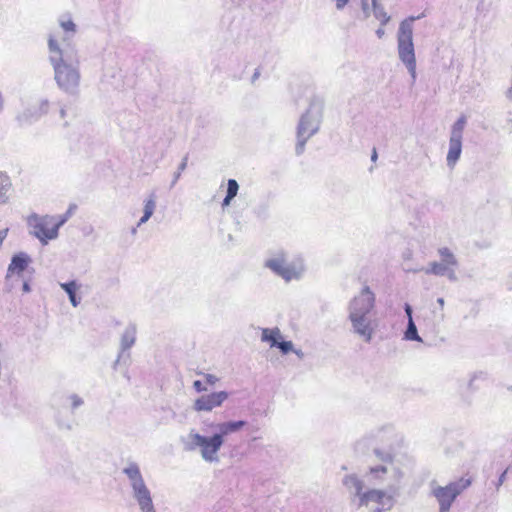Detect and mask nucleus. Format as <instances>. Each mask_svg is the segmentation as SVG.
Segmentation results:
<instances>
[{"instance_id":"obj_1","label":"nucleus","mask_w":512,"mask_h":512,"mask_svg":"<svg viewBox=\"0 0 512 512\" xmlns=\"http://www.w3.org/2000/svg\"><path fill=\"white\" fill-rule=\"evenodd\" d=\"M245 425L243 420L211 422L205 429H190L186 435L180 437V443L185 451L198 453L205 463L217 464L220 462V451L226 437L238 432Z\"/></svg>"},{"instance_id":"obj_2","label":"nucleus","mask_w":512,"mask_h":512,"mask_svg":"<svg viewBox=\"0 0 512 512\" xmlns=\"http://www.w3.org/2000/svg\"><path fill=\"white\" fill-rule=\"evenodd\" d=\"M342 484L350 495L351 503L357 508H367L371 512H388L395 506L401 491L372 487L365 488L364 481L355 473L346 474Z\"/></svg>"},{"instance_id":"obj_3","label":"nucleus","mask_w":512,"mask_h":512,"mask_svg":"<svg viewBox=\"0 0 512 512\" xmlns=\"http://www.w3.org/2000/svg\"><path fill=\"white\" fill-rule=\"evenodd\" d=\"M376 295L368 285L355 294L347 306L350 331L365 343H370L376 334L378 321L373 317Z\"/></svg>"},{"instance_id":"obj_4","label":"nucleus","mask_w":512,"mask_h":512,"mask_svg":"<svg viewBox=\"0 0 512 512\" xmlns=\"http://www.w3.org/2000/svg\"><path fill=\"white\" fill-rule=\"evenodd\" d=\"M58 34L48 38L49 61L54 69V78L60 89L75 94L80 84L79 62L73 48H62Z\"/></svg>"},{"instance_id":"obj_5","label":"nucleus","mask_w":512,"mask_h":512,"mask_svg":"<svg viewBox=\"0 0 512 512\" xmlns=\"http://www.w3.org/2000/svg\"><path fill=\"white\" fill-rule=\"evenodd\" d=\"M374 452L380 462L371 465L366 471L367 482L374 487L401 491L404 474L399 465L390 454L383 453L378 449H375Z\"/></svg>"},{"instance_id":"obj_6","label":"nucleus","mask_w":512,"mask_h":512,"mask_svg":"<svg viewBox=\"0 0 512 512\" xmlns=\"http://www.w3.org/2000/svg\"><path fill=\"white\" fill-rule=\"evenodd\" d=\"M424 17V14L418 16H409L399 23L396 33L397 54L401 63L406 67L412 80L417 77L416 73V54L414 46V22Z\"/></svg>"},{"instance_id":"obj_7","label":"nucleus","mask_w":512,"mask_h":512,"mask_svg":"<svg viewBox=\"0 0 512 512\" xmlns=\"http://www.w3.org/2000/svg\"><path fill=\"white\" fill-rule=\"evenodd\" d=\"M123 474L127 477L131 488L132 498L137 503L141 512H156L152 494L147 486L140 467L135 462H129L123 468Z\"/></svg>"},{"instance_id":"obj_8","label":"nucleus","mask_w":512,"mask_h":512,"mask_svg":"<svg viewBox=\"0 0 512 512\" xmlns=\"http://www.w3.org/2000/svg\"><path fill=\"white\" fill-rule=\"evenodd\" d=\"M264 266L284 281L300 280L305 272V264L302 258L289 260L284 251H277L268 257Z\"/></svg>"},{"instance_id":"obj_9","label":"nucleus","mask_w":512,"mask_h":512,"mask_svg":"<svg viewBox=\"0 0 512 512\" xmlns=\"http://www.w3.org/2000/svg\"><path fill=\"white\" fill-rule=\"evenodd\" d=\"M322 113V104L320 102H312L301 116L297 127V143L295 147L298 155L303 153L306 142L318 132Z\"/></svg>"},{"instance_id":"obj_10","label":"nucleus","mask_w":512,"mask_h":512,"mask_svg":"<svg viewBox=\"0 0 512 512\" xmlns=\"http://www.w3.org/2000/svg\"><path fill=\"white\" fill-rule=\"evenodd\" d=\"M470 485L469 480L450 482L445 486L436 482L430 484V493L439 505V512H449L456 498Z\"/></svg>"},{"instance_id":"obj_11","label":"nucleus","mask_w":512,"mask_h":512,"mask_svg":"<svg viewBox=\"0 0 512 512\" xmlns=\"http://www.w3.org/2000/svg\"><path fill=\"white\" fill-rule=\"evenodd\" d=\"M29 233L39 240L42 245H47L49 241L55 240L59 232L54 226L53 215L31 214L27 218Z\"/></svg>"},{"instance_id":"obj_12","label":"nucleus","mask_w":512,"mask_h":512,"mask_svg":"<svg viewBox=\"0 0 512 512\" xmlns=\"http://www.w3.org/2000/svg\"><path fill=\"white\" fill-rule=\"evenodd\" d=\"M467 123L465 116H460L452 125L449 137V147L446 156V163L450 169H453L461 157L463 132Z\"/></svg>"},{"instance_id":"obj_13","label":"nucleus","mask_w":512,"mask_h":512,"mask_svg":"<svg viewBox=\"0 0 512 512\" xmlns=\"http://www.w3.org/2000/svg\"><path fill=\"white\" fill-rule=\"evenodd\" d=\"M50 109V102L47 99H40L30 107L25 108L16 116L20 127L32 125L45 116Z\"/></svg>"},{"instance_id":"obj_14","label":"nucleus","mask_w":512,"mask_h":512,"mask_svg":"<svg viewBox=\"0 0 512 512\" xmlns=\"http://www.w3.org/2000/svg\"><path fill=\"white\" fill-rule=\"evenodd\" d=\"M228 398L229 393L223 390L203 394L193 401L192 409L197 413H209L221 407Z\"/></svg>"},{"instance_id":"obj_15","label":"nucleus","mask_w":512,"mask_h":512,"mask_svg":"<svg viewBox=\"0 0 512 512\" xmlns=\"http://www.w3.org/2000/svg\"><path fill=\"white\" fill-rule=\"evenodd\" d=\"M32 263L31 257L26 252H18L14 254L7 267L5 281H10L13 277H21L23 272Z\"/></svg>"},{"instance_id":"obj_16","label":"nucleus","mask_w":512,"mask_h":512,"mask_svg":"<svg viewBox=\"0 0 512 512\" xmlns=\"http://www.w3.org/2000/svg\"><path fill=\"white\" fill-rule=\"evenodd\" d=\"M58 34V42L60 43V46L62 48H72L69 44V40L74 36L75 34V24L72 20H61L59 23V28L52 31L49 35V37L54 34Z\"/></svg>"},{"instance_id":"obj_17","label":"nucleus","mask_w":512,"mask_h":512,"mask_svg":"<svg viewBox=\"0 0 512 512\" xmlns=\"http://www.w3.org/2000/svg\"><path fill=\"white\" fill-rule=\"evenodd\" d=\"M426 274H433L436 276H446L451 281H456V272L455 269H450L442 261L440 262H431L429 265L423 269Z\"/></svg>"},{"instance_id":"obj_18","label":"nucleus","mask_w":512,"mask_h":512,"mask_svg":"<svg viewBox=\"0 0 512 512\" xmlns=\"http://www.w3.org/2000/svg\"><path fill=\"white\" fill-rule=\"evenodd\" d=\"M13 185L10 176L6 172H0V205L10 201Z\"/></svg>"},{"instance_id":"obj_19","label":"nucleus","mask_w":512,"mask_h":512,"mask_svg":"<svg viewBox=\"0 0 512 512\" xmlns=\"http://www.w3.org/2000/svg\"><path fill=\"white\" fill-rule=\"evenodd\" d=\"M60 287L66 292L68 295L69 301L73 307H78L81 303V297L77 296V293L81 289V284L75 280L66 283H60Z\"/></svg>"},{"instance_id":"obj_20","label":"nucleus","mask_w":512,"mask_h":512,"mask_svg":"<svg viewBox=\"0 0 512 512\" xmlns=\"http://www.w3.org/2000/svg\"><path fill=\"white\" fill-rule=\"evenodd\" d=\"M156 209V195L154 193L150 194L143 201V215L139 219L137 223V227L142 226L152 217Z\"/></svg>"},{"instance_id":"obj_21","label":"nucleus","mask_w":512,"mask_h":512,"mask_svg":"<svg viewBox=\"0 0 512 512\" xmlns=\"http://www.w3.org/2000/svg\"><path fill=\"white\" fill-rule=\"evenodd\" d=\"M282 339L283 335L278 327L261 329V341L268 343L270 347H276Z\"/></svg>"},{"instance_id":"obj_22","label":"nucleus","mask_w":512,"mask_h":512,"mask_svg":"<svg viewBox=\"0 0 512 512\" xmlns=\"http://www.w3.org/2000/svg\"><path fill=\"white\" fill-rule=\"evenodd\" d=\"M137 329L135 325H129L125 328L120 341L122 351L130 349L136 341Z\"/></svg>"},{"instance_id":"obj_23","label":"nucleus","mask_w":512,"mask_h":512,"mask_svg":"<svg viewBox=\"0 0 512 512\" xmlns=\"http://www.w3.org/2000/svg\"><path fill=\"white\" fill-rule=\"evenodd\" d=\"M371 5L374 17L382 26L387 25L391 20V16L386 12L385 8L377 0H371Z\"/></svg>"},{"instance_id":"obj_24","label":"nucleus","mask_w":512,"mask_h":512,"mask_svg":"<svg viewBox=\"0 0 512 512\" xmlns=\"http://www.w3.org/2000/svg\"><path fill=\"white\" fill-rule=\"evenodd\" d=\"M439 255L441 261L450 269H455L458 265V261L452 251L446 247L439 249Z\"/></svg>"},{"instance_id":"obj_25","label":"nucleus","mask_w":512,"mask_h":512,"mask_svg":"<svg viewBox=\"0 0 512 512\" xmlns=\"http://www.w3.org/2000/svg\"><path fill=\"white\" fill-rule=\"evenodd\" d=\"M239 190V185L236 180L229 179L227 182V194L222 202L223 207H227L231 204L233 198L237 195Z\"/></svg>"},{"instance_id":"obj_26","label":"nucleus","mask_w":512,"mask_h":512,"mask_svg":"<svg viewBox=\"0 0 512 512\" xmlns=\"http://www.w3.org/2000/svg\"><path fill=\"white\" fill-rule=\"evenodd\" d=\"M404 339L408 341L422 342V338L418 335L417 327L413 319H410V321H408L407 329L404 333Z\"/></svg>"},{"instance_id":"obj_27","label":"nucleus","mask_w":512,"mask_h":512,"mask_svg":"<svg viewBox=\"0 0 512 512\" xmlns=\"http://www.w3.org/2000/svg\"><path fill=\"white\" fill-rule=\"evenodd\" d=\"M360 7L362 11V19L366 20L371 15V5L369 0H360Z\"/></svg>"},{"instance_id":"obj_28","label":"nucleus","mask_w":512,"mask_h":512,"mask_svg":"<svg viewBox=\"0 0 512 512\" xmlns=\"http://www.w3.org/2000/svg\"><path fill=\"white\" fill-rule=\"evenodd\" d=\"M67 399H68L70 406L73 410L82 406L84 403L83 399L80 396H78L77 394H71L68 396Z\"/></svg>"},{"instance_id":"obj_29","label":"nucleus","mask_w":512,"mask_h":512,"mask_svg":"<svg viewBox=\"0 0 512 512\" xmlns=\"http://www.w3.org/2000/svg\"><path fill=\"white\" fill-rule=\"evenodd\" d=\"M276 347L279 348L283 354H288L289 352L293 351L294 345L291 341H284L282 339L279 341V343Z\"/></svg>"},{"instance_id":"obj_30","label":"nucleus","mask_w":512,"mask_h":512,"mask_svg":"<svg viewBox=\"0 0 512 512\" xmlns=\"http://www.w3.org/2000/svg\"><path fill=\"white\" fill-rule=\"evenodd\" d=\"M68 218H69V213H66L65 215H58V216L53 215V222L55 224L54 226L56 227L58 232H59L60 227H62L67 222Z\"/></svg>"},{"instance_id":"obj_31","label":"nucleus","mask_w":512,"mask_h":512,"mask_svg":"<svg viewBox=\"0 0 512 512\" xmlns=\"http://www.w3.org/2000/svg\"><path fill=\"white\" fill-rule=\"evenodd\" d=\"M201 374L203 375L205 382L211 386H214L215 384H217L220 381L219 377H217L214 374H211V373H201Z\"/></svg>"},{"instance_id":"obj_32","label":"nucleus","mask_w":512,"mask_h":512,"mask_svg":"<svg viewBox=\"0 0 512 512\" xmlns=\"http://www.w3.org/2000/svg\"><path fill=\"white\" fill-rule=\"evenodd\" d=\"M185 168H186V159H184L182 161V163L178 167V170L174 173L171 186H174L177 183V181L179 180V178L181 176V173L185 170Z\"/></svg>"},{"instance_id":"obj_33","label":"nucleus","mask_w":512,"mask_h":512,"mask_svg":"<svg viewBox=\"0 0 512 512\" xmlns=\"http://www.w3.org/2000/svg\"><path fill=\"white\" fill-rule=\"evenodd\" d=\"M193 388L198 393H203L207 391V387L200 380H195L193 382Z\"/></svg>"},{"instance_id":"obj_34","label":"nucleus","mask_w":512,"mask_h":512,"mask_svg":"<svg viewBox=\"0 0 512 512\" xmlns=\"http://www.w3.org/2000/svg\"><path fill=\"white\" fill-rule=\"evenodd\" d=\"M348 3L349 0H335V7L338 11H341L347 6Z\"/></svg>"},{"instance_id":"obj_35","label":"nucleus","mask_w":512,"mask_h":512,"mask_svg":"<svg viewBox=\"0 0 512 512\" xmlns=\"http://www.w3.org/2000/svg\"><path fill=\"white\" fill-rule=\"evenodd\" d=\"M375 34L378 39H383L385 36V29L384 26L380 24V27L376 29Z\"/></svg>"},{"instance_id":"obj_36","label":"nucleus","mask_w":512,"mask_h":512,"mask_svg":"<svg viewBox=\"0 0 512 512\" xmlns=\"http://www.w3.org/2000/svg\"><path fill=\"white\" fill-rule=\"evenodd\" d=\"M8 231H9L8 228H4V229L0 230V248L2 247V244L8 235Z\"/></svg>"},{"instance_id":"obj_37","label":"nucleus","mask_w":512,"mask_h":512,"mask_svg":"<svg viewBox=\"0 0 512 512\" xmlns=\"http://www.w3.org/2000/svg\"><path fill=\"white\" fill-rule=\"evenodd\" d=\"M22 291L23 293H30L31 292V286L28 281H24L22 284Z\"/></svg>"},{"instance_id":"obj_38","label":"nucleus","mask_w":512,"mask_h":512,"mask_svg":"<svg viewBox=\"0 0 512 512\" xmlns=\"http://www.w3.org/2000/svg\"><path fill=\"white\" fill-rule=\"evenodd\" d=\"M405 313L407 315L408 321H410V319H413L412 318V308L409 304L405 305Z\"/></svg>"},{"instance_id":"obj_39","label":"nucleus","mask_w":512,"mask_h":512,"mask_svg":"<svg viewBox=\"0 0 512 512\" xmlns=\"http://www.w3.org/2000/svg\"><path fill=\"white\" fill-rule=\"evenodd\" d=\"M260 76V72L258 69L255 70L254 74L252 75V78H251V82L252 83H255L256 80L259 78Z\"/></svg>"},{"instance_id":"obj_40","label":"nucleus","mask_w":512,"mask_h":512,"mask_svg":"<svg viewBox=\"0 0 512 512\" xmlns=\"http://www.w3.org/2000/svg\"><path fill=\"white\" fill-rule=\"evenodd\" d=\"M437 303L439 304L440 308L443 309L444 305H445V300L444 298H438L437 299Z\"/></svg>"},{"instance_id":"obj_41","label":"nucleus","mask_w":512,"mask_h":512,"mask_svg":"<svg viewBox=\"0 0 512 512\" xmlns=\"http://www.w3.org/2000/svg\"><path fill=\"white\" fill-rule=\"evenodd\" d=\"M292 352H294L299 358H302L304 355L301 350H295L294 348Z\"/></svg>"},{"instance_id":"obj_42","label":"nucleus","mask_w":512,"mask_h":512,"mask_svg":"<svg viewBox=\"0 0 512 512\" xmlns=\"http://www.w3.org/2000/svg\"><path fill=\"white\" fill-rule=\"evenodd\" d=\"M506 96L507 98L512 99V86L507 90Z\"/></svg>"},{"instance_id":"obj_43","label":"nucleus","mask_w":512,"mask_h":512,"mask_svg":"<svg viewBox=\"0 0 512 512\" xmlns=\"http://www.w3.org/2000/svg\"><path fill=\"white\" fill-rule=\"evenodd\" d=\"M377 159V152L374 150L371 156V160L375 161Z\"/></svg>"},{"instance_id":"obj_44","label":"nucleus","mask_w":512,"mask_h":512,"mask_svg":"<svg viewBox=\"0 0 512 512\" xmlns=\"http://www.w3.org/2000/svg\"><path fill=\"white\" fill-rule=\"evenodd\" d=\"M65 115H66V111H65V109H63V108H62V109L60 110V116H61V118H64V117H65Z\"/></svg>"},{"instance_id":"obj_45","label":"nucleus","mask_w":512,"mask_h":512,"mask_svg":"<svg viewBox=\"0 0 512 512\" xmlns=\"http://www.w3.org/2000/svg\"><path fill=\"white\" fill-rule=\"evenodd\" d=\"M505 476V472L501 475L499 482L502 483Z\"/></svg>"},{"instance_id":"obj_46","label":"nucleus","mask_w":512,"mask_h":512,"mask_svg":"<svg viewBox=\"0 0 512 512\" xmlns=\"http://www.w3.org/2000/svg\"><path fill=\"white\" fill-rule=\"evenodd\" d=\"M508 389H509L510 391H512V386H510Z\"/></svg>"}]
</instances>
